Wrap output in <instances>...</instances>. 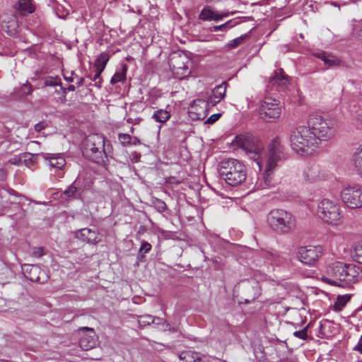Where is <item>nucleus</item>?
Wrapping results in <instances>:
<instances>
[{"instance_id": "obj_1", "label": "nucleus", "mask_w": 362, "mask_h": 362, "mask_svg": "<svg viewBox=\"0 0 362 362\" xmlns=\"http://www.w3.org/2000/svg\"><path fill=\"white\" fill-rule=\"evenodd\" d=\"M361 279L362 271L359 267L341 262H336L329 265L322 277L324 282L339 287H346Z\"/></svg>"}, {"instance_id": "obj_2", "label": "nucleus", "mask_w": 362, "mask_h": 362, "mask_svg": "<svg viewBox=\"0 0 362 362\" xmlns=\"http://www.w3.org/2000/svg\"><path fill=\"white\" fill-rule=\"evenodd\" d=\"M290 143L292 149L301 156L310 155L320 148V142L309 126L301 125L293 129L290 134Z\"/></svg>"}, {"instance_id": "obj_3", "label": "nucleus", "mask_w": 362, "mask_h": 362, "mask_svg": "<svg viewBox=\"0 0 362 362\" xmlns=\"http://www.w3.org/2000/svg\"><path fill=\"white\" fill-rule=\"evenodd\" d=\"M308 124L317 141H329L332 140L338 131V124L333 118H325L317 114L310 115Z\"/></svg>"}, {"instance_id": "obj_4", "label": "nucleus", "mask_w": 362, "mask_h": 362, "mask_svg": "<svg viewBox=\"0 0 362 362\" xmlns=\"http://www.w3.org/2000/svg\"><path fill=\"white\" fill-rule=\"evenodd\" d=\"M218 173L226 182L236 186L243 182L247 177L245 166L236 159H227L219 164Z\"/></svg>"}, {"instance_id": "obj_5", "label": "nucleus", "mask_w": 362, "mask_h": 362, "mask_svg": "<svg viewBox=\"0 0 362 362\" xmlns=\"http://www.w3.org/2000/svg\"><path fill=\"white\" fill-rule=\"evenodd\" d=\"M316 215L325 223L339 226L344 223V216L340 205L336 201L324 198L317 206Z\"/></svg>"}, {"instance_id": "obj_6", "label": "nucleus", "mask_w": 362, "mask_h": 362, "mask_svg": "<svg viewBox=\"0 0 362 362\" xmlns=\"http://www.w3.org/2000/svg\"><path fill=\"white\" fill-rule=\"evenodd\" d=\"M234 149L240 148L252 160H254L261 170L263 164L262 152L263 144L260 141L252 135H238L231 142Z\"/></svg>"}, {"instance_id": "obj_7", "label": "nucleus", "mask_w": 362, "mask_h": 362, "mask_svg": "<svg viewBox=\"0 0 362 362\" xmlns=\"http://www.w3.org/2000/svg\"><path fill=\"white\" fill-rule=\"evenodd\" d=\"M283 156L284 153L279 141L278 139L274 140L266 160L264 173L261 178L258 179L256 183L257 189H264L272 185V173L276 168L277 162L281 160Z\"/></svg>"}, {"instance_id": "obj_8", "label": "nucleus", "mask_w": 362, "mask_h": 362, "mask_svg": "<svg viewBox=\"0 0 362 362\" xmlns=\"http://www.w3.org/2000/svg\"><path fill=\"white\" fill-rule=\"evenodd\" d=\"M267 223L279 234H287L294 230L296 225L295 216L284 209L272 210L267 216Z\"/></svg>"}, {"instance_id": "obj_9", "label": "nucleus", "mask_w": 362, "mask_h": 362, "mask_svg": "<svg viewBox=\"0 0 362 362\" xmlns=\"http://www.w3.org/2000/svg\"><path fill=\"white\" fill-rule=\"evenodd\" d=\"M226 88L227 84L226 83H222L213 89L212 94L207 101L202 99L195 100L191 106L192 110L190 112H193L194 110V112L199 111L197 112V118H204L206 114V111L208 106H215L223 99L226 95Z\"/></svg>"}, {"instance_id": "obj_10", "label": "nucleus", "mask_w": 362, "mask_h": 362, "mask_svg": "<svg viewBox=\"0 0 362 362\" xmlns=\"http://www.w3.org/2000/svg\"><path fill=\"white\" fill-rule=\"evenodd\" d=\"M340 199L344 205L350 209H362V185L358 183H349L343 186L340 192Z\"/></svg>"}, {"instance_id": "obj_11", "label": "nucleus", "mask_w": 362, "mask_h": 362, "mask_svg": "<svg viewBox=\"0 0 362 362\" xmlns=\"http://www.w3.org/2000/svg\"><path fill=\"white\" fill-rule=\"evenodd\" d=\"M190 60L185 54H178L170 59V66L174 76L182 79L188 76L190 73Z\"/></svg>"}, {"instance_id": "obj_12", "label": "nucleus", "mask_w": 362, "mask_h": 362, "mask_svg": "<svg viewBox=\"0 0 362 362\" xmlns=\"http://www.w3.org/2000/svg\"><path fill=\"white\" fill-rule=\"evenodd\" d=\"M259 114L261 118L267 122L271 119L279 118L281 115L279 101L272 98H265L261 103Z\"/></svg>"}, {"instance_id": "obj_13", "label": "nucleus", "mask_w": 362, "mask_h": 362, "mask_svg": "<svg viewBox=\"0 0 362 362\" xmlns=\"http://www.w3.org/2000/svg\"><path fill=\"white\" fill-rule=\"evenodd\" d=\"M327 173L320 165L313 164L306 166L302 171V179L306 183H317L327 177Z\"/></svg>"}, {"instance_id": "obj_14", "label": "nucleus", "mask_w": 362, "mask_h": 362, "mask_svg": "<svg viewBox=\"0 0 362 362\" xmlns=\"http://www.w3.org/2000/svg\"><path fill=\"white\" fill-rule=\"evenodd\" d=\"M322 254L320 247H300L297 252L298 259L305 264H313Z\"/></svg>"}, {"instance_id": "obj_15", "label": "nucleus", "mask_w": 362, "mask_h": 362, "mask_svg": "<svg viewBox=\"0 0 362 362\" xmlns=\"http://www.w3.org/2000/svg\"><path fill=\"white\" fill-rule=\"evenodd\" d=\"M79 346L83 350L95 348L98 344V337L92 328L84 327L80 329Z\"/></svg>"}, {"instance_id": "obj_16", "label": "nucleus", "mask_w": 362, "mask_h": 362, "mask_svg": "<svg viewBox=\"0 0 362 362\" xmlns=\"http://www.w3.org/2000/svg\"><path fill=\"white\" fill-rule=\"evenodd\" d=\"M151 323L156 325H163V330H170V325L168 324L163 319L159 317H154L150 315H141L138 318V324L139 327H144Z\"/></svg>"}, {"instance_id": "obj_17", "label": "nucleus", "mask_w": 362, "mask_h": 362, "mask_svg": "<svg viewBox=\"0 0 362 362\" xmlns=\"http://www.w3.org/2000/svg\"><path fill=\"white\" fill-rule=\"evenodd\" d=\"M2 29L9 35L15 36L18 33V23L14 15L7 16L1 23Z\"/></svg>"}, {"instance_id": "obj_18", "label": "nucleus", "mask_w": 362, "mask_h": 362, "mask_svg": "<svg viewBox=\"0 0 362 362\" xmlns=\"http://www.w3.org/2000/svg\"><path fill=\"white\" fill-rule=\"evenodd\" d=\"M77 236L90 244H97L101 240V236L99 233L86 228L80 230Z\"/></svg>"}, {"instance_id": "obj_19", "label": "nucleus", "mask_w": 362, "mask_h": 362, "mask_svg": "<svg viewBox=\"0 0 362 362\" xmlns=\"http://www.w3.org/2000/svg\"><path fill=\"white\" fill-rule=\"evenodd\" d=\"M43 158L49 161L50 166L56 168L58 170H62L66 165V160L64 156L60 153L49 154L45 153Z\"/></svg>"}, {"instance_id": "obj_20", "label": "nucleus", "mask_w": 362, "mask_h": 362, "mask_svg": "<svg viewBox=\"0 0 362 362\" xmlns=\"http://www.w3.org/2000/svg\"><path fill=\"white\" fill-rule=\"evenodd\" d=\"M23 270L25 276L32 281L43 282L44 279L40 276V269L37 265L27 264L24 266Z\"/></svg>"}, {"instance_id": "obj_21", "label": "nucleus", "mask_w": 362, "mask_h": 362, "mask_svg": "<svg viewBox=\"0 0 362 362\" xmlns=\"http://www.w3.org/2000/svg\"><path fill=\"white\" fill-rule=\"evenodd\" d=\"M305 309H294L289 310H283L282 313H284L286 317L291 320V323L293 325H299L303 323V320L302 317V313H305Z\"/></svg>"}, {"instance_id": "obj_22", "label": "nucleus", "mask_w": 362, "mask_h": 362, "mask_svg": "<svg viewBox=\"0 0 362 362\" xmlns=\"http://www.w3.org/2000/svg\"><path fill=\"white\" fill-rule=\"evenodd\" d=\"M199 19L204 21H220L219 16H218V11L209 6H206L203 8L199 15Z\"/></svg>"}, {"instance_id": "obj_23", "label": "nucleus", "mask_w": 362, "mask_h": 362, "mask_svg": "<svg viewBox=\"0 0 362 362\" xmlns=\"http://www.w3.org/2000/svg\"><path fill=\"white\" fill-rule=\"evenodd\" d=\"M88 142L91 143L93 146L90 148L93 153L101 152L104 149L105 139L101 135L90 136L88 139Z\"/></svg>"}, {"instance_id": "obj_24", "label": "nucleus", "mask_w": 362, "mask_h": 362, "mask_svg": "<svg viewBox=\"0 0 362 362\" xmlns=\"http://www.w3.org/2000/svg\"><path fill=\"white\" fill-rule=\"evenodd\" d=\"M288 77L283 74V70L279 69L275 75L269 79V83L276 85L282 88H286L288 84Z\"/></svg>"}, {"instance_id": "obj_25", "label": "nucleus", "mask_w": 362, "mask_h": 362, "mask_svg": "<svg viewBox=\"0 0 362 362\" xmlns=\"http://www.w3.org/2000/svg\"><path fill=\"white\" fill-rule=\"evenodd\" d=\"M181 362H203L201 354L195 351H184L179 355Z\"/></svg>"}, {"instance_id": "obj_26", "label": "nucleus", "mask_w": 362, "mask_h": 362, "mask_svg": "<svg viewBox=\"0 0 362 362\" xmlns=\"http://www.w3.org/2000/svg\"><path fill=\"white\" fill-rule=\"evenodd\" d=\"M302 308H304V303H303V300L300 298H298V297L288 298L286 300V303L283 306L284 310L302 309Z\"/></svg>"}, {"instance_id": "obj_27", "label": "nucleus", "mask_w": 362, "mask_h": 362, "mask_svg": "<svg viewBox=\"0 0 362 362\" xmlns=\"http://www.w3.org/2000/svg\"><path fill=\"white\" fill-rule=\"evenodd\" d=\"M353 163L357 174L362 177V145L354 152L353 156Z\"/></svg>"}, {"instance_id": "obj_28", "label": "nucleus", "mask_w": 362, "mask_h": 362, "mask_svg": "<svg viewBox=\"0 0 362 362\" xmlns=\"http://www.w3.org/2000/svg\"><path fill=\"white\" fill-rule=\"evenodd\" d=\"M109 60V54L107 53H102L96 59L94 68L98 70L99 73H102L105 68V66Z\"/></svg>"}, {"instance_id": "obj_29", "label": "nucleus", "mask_w": 362, "mask_h": 362, "mask_svg": "<svg viewBox=\"0 0 362 362\" xmlns=\"http://www.w3.org/2000/svg\"><path fill=\"white\" fill-rule=\"evenodd\" d=\"M34 9L32 0H18V10L22 14L31 13Z\"/></svg>"}, {"instance_id": "obj_30", "label": "nucleus", "mask_w": 362, "mask_h": 362, "mask_svg": "<svg viewBox=\"0 0 362 362\" xmlns=\"http://www.w3.org/2000/svg\"><path fill=\"white\" fill-rule=\"evenodd\" d=\"M351 298V294H345L342 296H338L337 300L334 303V310L337 311L341 310L350 300Z\"/></svg>"}, {"instance_id": "obj_31", "label": "nucleus", "mask_w": 362, "mask_h": 362, "mask_svg": "<svg viewBox=\"0 0 362 362\" xmlns=\"http://www.w3.org/2000/svg\"><path fill=\"white\" fill-rule=\"evenodd\" d=\"M318 57L329 66H335L339 63V60L336 57L325 52L320 53Z\"/></svg>"}, {"instance_id": "obj_32", "label": "nucleus", "mask_w": 362, "mask_h": 362, "mask_svg": "<svg viewBox=\"0 0 362 362\" xmlns=\"http://www.w3.org/2000/svg\"><path fill=\"white\" fill-rule=\"evenodd\" d=\"M351 257L355 262L362 264V243H357L354 245Z\"/></svg>"}, {"instance_id": "obj_33", "label": "nucleus", "mask_w": 362, "mask_h": 362, "mask_svg": "<svg viewBox=\"0 0 362 362\" xmlns=\"http://www.w3.org/2000/svg\"><path fill=\"white\" fill-rule=\"evenodd\" d=\"M170 113L167 110H159L154 112L153 118L158 122L163 123L169 119Z\"/></svg>"}, {"instance_id": "obj_34", "label": "nucleus", "mask_w": 362, "mask_h": 362, "mask_svg": "<svg viewBox=\"0 0 362 362\" xmlns=\"http://www.w3.org/2000/svg\"><path fill=\"white\" fill-rule=\"evenodd\" d=\"M247 37H248V35H247V34L243 35L238 37H236V38L230 40V42H228V43L227 44V47L228 49H235V48L238 47L239 45H240L241 44H243L245 40Z\"/></svg>"}, {"instance_id": "obj_35", "label": "nucleus", "mask_w": 362, "mask_h": 362, "mask_svg": "<svg viewBox=\"0 0 362 362\" xmlns=\"http://www.w3.org/2000/svg\"><path fill=\"white\" fill-rule=\"evenodd\" d=\"M126 78V69L123 68L119 71H117L110 80L112 84L123 81Z\"/></svg>"}, {"instance_id": "obj_36", "label": "nucleus", "mask_w": 362, "mask_h": 362, "mask_svg": "<svg viewBox=\"0 0 362 362\" xmlns=\"http://www.w3.org/2000/svg\"><path fill=\"white\" fill-rule=\"evenodd\" d=\"M45 86H55L62 85L61 79L59 77L47 76L45 78Z\"/></svg>"}, {"instance_id": "obj_37", "label": "nucleus", "mask_w": 362, "mask_h": 362, "mask_svg": "<svg viewBox=\"0 0 362 362\" xmlns=\"http://www.w3.org/2000/svg\"><path fill=\"white\" fill-rule=\"evenodd\" d=\"M119 141L123 146H131L132 137L128 134H119L118 135Z\"/></svg>"}, {"instance_id": "obj_38", "label": "nucleus", "mask_w": 362, "mask_h": 362, "mask_svg": "<svg viewBox=\"0 0 362 362\" xmlns=\"http://www.w3.org/2000/svg\"><path fill=\"white\" fill-rule=\"evenodd\" d=\"M233 26H234V24H233L232 21H228L222 25L214 26L213 28V30L214 31H218V30L225 31L228 28H233Z\"/></svg>"}, {"instance_id": "obj_39", "label": "nucleus", "mask_w": 362, "mask_h": 362, "mask_svg": "<svg viewBox=\"0 0 362 362\" xmlns=\"http://www.w3.org/2000/svg\"><path fill=\"white\" fill-rule=\"evenodd\" d=\"M293 335L297 338H299L301 339H306L308 337L307 327H304L302 330L294 332Z\"/></svg>"}, {"instance_id": "obj_40", "label": "nucleus", "mask_w": 362, "mask_h": 362, "mask_svg": "<svg viewBox=\"0 0 362 362\" xmlns=\"http://www.w3.org/2000/svg\"><path fill=\"white\" fill-rule=\"evenodd\" d=\"M76 187L74 185H71L64 192V194L68 197H73L76 192Z\"/></svg>"}, {"instance_id": "obj_41", "label": "nucleus", "mask_w": 362, "mask_h": 362, "mask_svg": "<svg viewBox=\"0 0 362 362\" xmlns=\"http://www.w3.org/2000/svg\"><path fill=\"white\" fill-rule=\"evenodd\" d=\"M100 74H101V73H99L98 70H95V74L94 75V76L92 78V81H93L95 82V85L98 88H100V86H101Z\"/></svg>"}, {"instance_id": "obj_42", "label": "nucleus", "mask_w": 362, "mask_h": 362, "mask_svg": "<svg viewBox=\"0 0 362 362\" xmlns=\"http://www.w3.org/2000/svg\"><path fill=\"white\" fill-rule=\"evenodd\" d=\"M155 204H156V209L160 212L165 211L167 209V206H166L165 203L161 200H159V199L156 200Z\"/></svg>"}, {"instance_id": "obj_43", "label": "nucleus", "mask_w": 362, "mask_h": 362, "mask_svg": "<svg viewBox=\"0 0 362 362\" xmlns=\"http://www.w3.org/2000/svg\"><path fill=\"white\" fill-rule=\"evenodd\" d=\"M151 250V244L147 242H144L142 243V245L139 249V252L140 253H146V252H149Z\"/></svg>"}, {"instance_id": "obj_44", "label": "nucleus", "mask_w": 362, "mask_h": 362, "mask_svg": "<svg viewBox=\"0 0 362 362\" xmlns=\"http://www.w3.org/2000/svg\"><path fill=\"white\" fill-rule=\"evenodd\" d=\"M44 250L42 247H36L33 249V255L35 257L40 258L43 256Z\"/></svg>"}, {"instance_id": "obj_45", "label": "nucleus", "mask_w": 362, "mask_h": 362, "mask_svg": "<svg viewBox=\"0 0 362 362\" xmlns=\"http://www.w3.org/2000/svg\"><path fill=\"white\" fill-rule=\"evenodd\" d=\"M22 91L24 94H27V95L31 94L33 92L32 86L28 83L24 84L23 86L22 87Z\"/></svg>"}, {"instance_id": "obj_46", "label": "nucleus", "mask_w": 362, "mask_h": 362, "mask_svg": "<svg viewBox=\"0 0 362 362\" xmlns=\"http://www.w3.org/2000/svg\"><path fill=\"white\" fill-rule=\"evenodd\" d=\"M47 127V124L46 122H40L35 125V130L36 132H40L41 130L45 129Z\"/></svg>"}, {"instance_id": "obj_47", "label": "nucleus", "mask_w": 362, "mask_h": 362, "mask_svg": "<svg viewBox=\"0 0 362 362\" xmlns=\"http://www.w3.org/2000/svg\"><path fill=\"white\" fill-rule=\"evenodd\" d=\"M220 117H221V114L212 115L211 117H209L208 118L206 122H207V123L213 124L214 122L217 121L219 119Z\"/></svg>"}, {"instance_id": "obj_48", "label": "nucleus", "mask_w": 362, "mask_h": 362, "mask_svg": "<svg viewBox=\"0 0 362 362\" xmlns=\"http://www.w3.org/2000/svg\"><path fill=\"white\" fill-rule=\"evenodd\" d=\"M355 121L362 126V110H360L354 117Z\"/></svg>"}, {"instance_id": "obj_49", "label": "nucleus", "mask_w": 362, "mask_h": 362, "mask_svg": "<svg viewBox=\"0 0 362 362\" xmlns=\"http://www.w3.org/2000/svg\"><path fill=\"white\" fill-rule=\"evenodd\" d=\"M9 163L13 165H18L22 163V160L20 158L15 156L9 160Z\"/></svg>"}, {"instance_id": "obj_50", "label": "nucleus", "mask_w": 362, "mask_h": 362, "mask_svg": "<svg viewBox=\"0 0 362 362\" xmlns=\"http://www.w3.org/2000/svg\"><path fill=\"white\" fill-rule=\"evenodd\" d=\"M354 350L362 354V336L360 337L357 344L354 348Z\"/></svg>"}, {"instance_id": "obj_51", "label": "nucleus", "mask_w": 362, "mask_h": 362, "mask_svg": "<svg viewBox=\"0 0 362 362\" xmlns=\"http://www.w3.org/2000/svg\"><path fill=\"white\" fill-rule=\"evenodd\" d=\"M61 89H62V90L64 94H66V91L67 90H69V91H74L76 90V88H75V86L74 85H69L67 88H63L61 86Z\"/></svg>"}, {"instance_id": "obj_52", "label": "nucleus", "mask_w": 362, "mask_h": 362, "mask_svg": "<svg viewBox=\"0 0 362 362\" xmlns=\"http://www.w3.org/2000/svg\"><path fill=\"white\" fill-rule=\"evenodd\" d=\"M230 15V13L226 11V12H222V13H219L218 11V16H219V18H220V21L222 20L223 18H226L228 16H229Z\"/></svg>"}, {"instance_id": "obj_53", "label": "nucleus", "mask_w": 362, "mask_h": 362, "mask_svg": "<svg viewBox=\"0 0 362 362\" xmlns=\"http://www.w3.org/2000/svg\"><path fill=\"white\" fill-rule=\"evenodd\" d=\"M140 154L137 153L136 152L132 153L131 155V158L133 160L138 161L140 158Z\"/></svg>"}, {"instance_id": "obj_54", "label": "nucleus", "mask_w": 362, "mask_h": 362, "mask_svg": "<svg viewBox=\"0 0 362 362\" xmlns=\"http://www.w3.org/2000/svg\"><path fill=\"white\" fill-rule=\"evenodd\" d=\"M140 144H141V141L137 137H132L131 145L136 146Z\"/></svg>"}, {"instance_id": "obj_55", "label": "nucleus", "mask_w": 362, "mask_h": 362, "mask_svg": "<svg viewBox=\"0 0 362 362\" xmlns=\"http://www.w3.org/2000/svg\"><path fill=\"white\" fill-rule=\"evenodd\" d=\"M83 82H84V78L81 77V78H78L76 83L78 86H80L83 85Z\"/></svg>"}, {"instance_id": "obj_56", "label": "nucleus", "mask_w": 362, "mask_h": 362, "mask_svg": "<svg viewBox=\"0 0 362 362\" xmlns=\"http://www.w3.org/2000/svg\"><path fill=\"white\" fill-rule=\"evenodd\" d=\"M64 79L69 82H71L74 81V78L72 77H67L66 76H64Z\"/></svg>"}, {"instance_id": "obj_57", "label": "nucleus", "mask_w": 362, "mask_h": 362, "mask_svg": "<svg viewBox=\"0 0 362 362\" xmlns=\"http://www.w3.org/2000/svg\"><path fill=\"white\" fill-rule=\"evenodd\" d=\"M255 289L256 291V296H258L259 294V289L257 285L255 287Z\"/></svg>"}, {"instance_id": "obj_58", "label": "nucleus", "mask_w": 362, "mask_h": 362, "mask_svg": "<svg viewBox=\"0 0 362 362\" xmlns=\"http://www.w3.org/2000/svg\"><path fill=\"white\" fill-rule=\"evenodd\" d=\"M63 175H64L63 173L59 172V177H63Z\"/></svg>"}]
</instances>
